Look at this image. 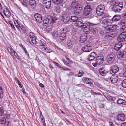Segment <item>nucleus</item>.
<instances>
[{
    "label": "nucleus",
    "mask_w": 126,
    "mask_h": 126,
    "mask_svg": "<svg viewBox=\"0 0 126 126\" xmlns=\"http://www.w3.org/2000/svg\"><path fill=\"white\" fill-rule=\"evenodd\" d=\"M37 39L36 38L35 36L33 37L32 39H31V41L32 43L34 44H36L37 42L36 40Z\"/></svg>",
    "instance_id": "nucleus-40"
},
{
    "label": "nucleus",
    "mask_w": 126,
    "mask_h": 126,
    "mask_svg": "<svg viewBox=\"0 0 126 126\" xmlns=\"http://www.w3.org/2000/svg\"><path fill=\"white\" fill-rule=\"evenodd\" d=\"M99 72L100 75L103 76H105L107 73V71L102 68L99 69Z\"/></svg>",
    "instance_id": "nucleus-24"
},
{
    "label": "nucleus",
    "mask_w": 126,
    "mask_h": 126,
    "mask_svg": "<svg viewBox=\"0 0 126 126\" xmlns=\"http://www.w3.org/2000/svg\"><path fill=\"white\" fill-rule=\"evenodd\" d=\"M84 74V72L82 70H80L77 75L79 77H81Z\"/></svg>",
    "instance_id": "nucleus-43"
},
{
    "label": "nucleus",
    "mask_w": 126,
    "mask_h": 126,
    "mask_svg": "<svg viewBox=\"0 0 126 126\" xmlns=\"http://www.w3.org/2000/svg\"><path fill=\"white\" fill-rule=\"evenodd\" d=\"M60 38V39L62 41H63L65 40L66 38V34L64 33H59Z\"/></svg>",
    "instance_id": "nucleus-23"
},
{
    "label": "nucleus",
    "mask_w": 126,
    "mask_h": 126,
    "mask_svg": "<svg viewBox=\"0 0 126 126\" xmlns=\"http://www.w3.org/2000/svg\"><path fill=\"white\" fill-rule=\"evenodd\" d=\"M97 24H92L90 23H88L83 26L82 28L84 32L86 34H89L90 31V27Z\"/></svg>",
    "instance_id": "nucleus-4"
},
{
    "label": "nucleus",
    "mask_w": 126,
    "mask_h": 126,
    "mask_svg": "<svg viewBox=\"0 0 126 126\" xmlns=\"http://www.w3.org/2000/svg\"><path fill=\"white\" fill-rule=\"evenodd\" d=\"M4 14L7 17H10L11 16V13L6 8L3 10Z\"/></svg>",
    "instance_id": "nucleus-21"
},
{
    "label": "nucleus",
    "mask_w": 126,
    "mask_h": 126,
    "mask_svg": "<svg viewBox=\"0 0 126 126\" xmlns=\"http://www.w3.org/2000/svg\"><path fill=\"white\" fill-rule=\"evenodd\" d=\"M29 36L31 39L35 36L34 35L32 32H30L29 33Z\"/></svg>",
    "instance_id": "nucleus-49"
},
{
    "label": "nucleus",
    "mask_w": 126,
    "mask_h": 126,
    "mask_svg": "<svg viewBox=\"0 0 126 126\" xmlns=\"http://www.w3.org/2000/svg\"><path fill=\"white\" fill-rule=\"evenodd\" d=\"M123 5L122 3L119 2L114 4L112 8V11L115 12H119L122 9Z\"/></svg>",
    "instance_id": "nucleus-5"
},
{
    "label": "nucleus",
    "mask_w": 126,
    "mask_h": 126,
    "mask_svg": "<svg viewBox=\"0 0 126 126\" xmlns=\"http://www.w3.org/2000/svg\"><path fill=\"white\" fill-rule=\"evenodd\" d=\"M91 6L87 5L85 6L83 11V14L84 15L88 16L92 10Z\"/></svg>",
    "instance_id": "nucleus-9"
},
{
    "label": "nucleus",
    "mask_w": 126,
    "mask_h": 126,
    "mask_svg": "<svg viewBox=\"0 0 126 126\" xmlns=\"http://www.w3.org/2000/svg\"><path fill=\"white\" fill-rule=\"evenodd\" d=\"M29 4L31 5H34L36 4V2L35 0H30L29 1Z\"/></svg>",
    "instance_id": "nucleus-39"
},
{
    "label": "nucleus",
    "mask_w": 126,
    "mask_h": 126,
    "mask_svg": "<svg viewBox=\"0 0 126 126\" xmlns=\"http://www.w3.org/2000/svg\"><path fill=\"white\" fill-rule=\"evenodd\" d=\"M96 56V54L94 52L91 53L88 57L87 59L89 61H92L94 59Z\"/></svg>",
    "instance_id": "nucleus-17"
},
{
    "label": "nucleus",
    "mask_w": 126,
    "mask_h": 126,
    "mask_svg": "<svg viewBox=\"0 0 126 126\" xmlns=\"http://www.w3.org/2000/svg\"><path fill=\"white\" fill-rule=\"evenodd\" d=\"M110 36L109 34H106L105 36V38L106 39H107L108 40H109L110 39V38L111 37Z\"/></svg>",
    "instance_id": "nucleus-50"
},
{
    "label": "nucleus",
    "mask_w": 126,
    "mask_h": 126,
    "mask_svg": "<svg viewBox=\"0 0 126 126\" xmlns=\"http://www.w3.org/2000/svg\"><path fill=\"white\" fill-rule=\"evenodd\" d=\"M126 37V34L121 33L117 37L118 40L120 42H122L124 41Z\"/></svg>",
    "instance_id": "nucleus-14"
},
{
    "label": "nucleus",
    "mask_w": 126,
    "mask_h": 126,
    "mask_svg": "<svg viewBox=\"0 0 126 126\" xmlns=\"http://www.w3.org/2000/svg\"><path fill=\"white\" fill-rule=\"evenodd\" d=\"M8 22L11 26V27L14 29H15V28L13 24L12 23V22L11 21H8Z\"/></svg>",
    "instance_id": "nucleus-52"
},
{
    "label": "nucleus",
    "mask_w": 126,
    "mask_h": 126,
    "mask_svg": "<svg viewBox=\"0 0 126 126\" xmlns=\"http://www.w3.org/2000/svg\"><path fill=\"white\" fill-rule=\"evenodd\" d=\"M53 63L54 64H55L56 66H58L59 65V64H58V63H57V62H56L54 61L53 62Z\"/></svg>",
    "instance_id": "nucleus-64"
},
{
    "label": "nucleus",
    "mask_w": 126,
    "mask_h": 126,
    "mask_svg": "<svg viewBox=\"0 0 126 126\" xmlns=\"http://www.w3.org/2000/svg\"><path fill=\"white\" fill-rule=\"evenodd\" d=\"M16 27L19 30H22L21 27L19 25H17Z\"/></svg>",
    "instance_id": "nucleus-58"
},
{
    "label": "nucleus",
    "mask_w": 126,
    "mask_h": 126,
    "mask_svg": "<svg viewBox=\"0 0 126 126\" xmlns=\"http://www.w3.org/2000/svg\"><path fill=\"white\" fill-rule=\"evenodd\" d=\"M119 70L118 67L117 66L115 65H114L111 67L110 72L111 74H113L117 73L119 71Z\"/></svg>",
    "instance_id": "nucleus-15"
},
{
    "label": "nucleus",
    "mask_w": 126,
    "mask_h": 126,
    "mask_svg": "<svg viewBox=\"0 0 126 126\" xmlns=\"http://www.w3.org/2000/svg\"><path fill=\"white\" fill-rule=\"evenodd\" d=\"M46 29L47 32H48L51 31L52 27L51 26H48L46 27Z\"/></svg>",
    "instance_id": "nucleus-44"
},
{
    "label": "nucleus",
    "mask_w": 126,
    "mask_h": 126,
    "mask_svg": "<svg viewBox=\"0 0 126 126\" xmlns=\"http://www.w3.org/2000/svg\"><path fill=\"white\" fill-rule=\"evenodd\" d=\"M39 44L40 45L39 46H45L46 45V44L45 43L42 41H40L39 42Z\"/></svg>",
    "instance_id": "nucleus-51"
},
{
    "label": "nucleus",
    "mask_w": 126,
    "mask_h": 126,
    "mask_svg": "<svg viewBox=\"0 0 126 126\" xmlns=\"http://www.w3.org/2000/svg\"><path fill=\"white\" fill-rule=\"evenodd\" d=\"M19 1L22 3L23 5H25L26 4V2L25 0H19Z\"/></svg>",
    "instance_id": "nucleus-54"
},
{
    "label": "nucleus",
    "mask_w": 126,
    "mask_h": 126,
    "mask_svg": "<svg viewBox=\"0 0 126 126\" xmlns=\"http://www.w3.org/2000/svg\"><path fill=\"white\" fill-rule=\"evenodd\" d=\"M120 24L123 26H125L126 25V19L122 20L120 22Z\"/></svg>",
    "instance_id": "nucleus-37"
},
{
    "label": "nucleus",
    "mask_w": 126,
    "mask_h": 126,
    "mask_svg": "<svg viewBox=\"0 0 126 126\" xmlns=\"http://www.w3.org/2000/svg\"><path fill=\"white\" fill-rule=\"evenodd\" d=\"M58 33L56 31H54L53 32L52 35L53 38L54 39H56L58 36Z\"/></svg>",
    "instance_id": "nucleus-34"
},
{
    "label": "nucleus",
    "mask_w": 126,
    "mask_h": 126,
    "mask_svg": "<svg viewBox=\"0 0 126 126\" xmlns=\"http://www.w3.org/2000/svg\"><path fill=\"white\" fill-rule=\"evenodd\" d=\"M62 68L63 70H68L69 71H70L71 70V69L64 66L62 67Z\"/></svg>",
    "instance_id": "nucleus-55"
},
{
    "label": "nucleus",
    "mask_w": 126,
    "mask_h": 126,
    "mask_svg": "<svg viewBox=\"0 0 126 126\" xmlns=\"http://www.w3.org/2000/svg\"><path fill=\"white\" fill-rule=\"evenodd\" d=\"M90 31L93 34H95L97 32V30L96 28H93Z\"/></svg>",
    "instance_id": "nucleus-42"
},
{
    "label": "nucleus",
    "mask_w": 126,
    "mask_h": 126,
    "mask_svg": "<svg viewBox=\"0 0 126 126\" xmlns=\"http://www.w3.org/2000/svg\"><path fill=\"white\" fill-rule=\"evenodd\" d=\"M121 126H126V122L122 123L121 124Z\"/></svg>",
    "instance_id": "nucleus-63"
},
{
    "label": "nucleus",
    "mask_w": 126,
    "mask_h": 126,
    "mask_svg": "<svg viewBox=\"0 0 126 126\" xmlns=\"http://www.w3.org/2000/svg\"><path fill=\"white\" fill-rule=\"evenodd\" d=\"M122 85L123 87L126 88V79L123 80L122 82Z\"/></svg>",
    "instance_id": "nucleus-45"
},
{
    "label": "nucleus",
    "mask_w": 126,
    "mask_h": 126,
    "mask_svg": "<svg viewBox=\"0 0 126 126\" xmlns=\"http://www.w3.org/2000/svg\"><path fill=\"white\" fill-rule=\"evenodd\" d=\"M42 3L46 8L48 9H50L51 4V1L50 0H44Z\"/></svg>",
    "instance_id": "nucleus-11"
},
{
    "label": "nucleus",
    "mask_w": 126,
    "mask_h": 126,
    "mask_svg": "<svg viewBox=\"0 0 126 126\" xmlns=\"http://www.w3.org/2000/svg\"><path fill=\"white\" fill-rule=\"evenodd\" d=\"M43 51L47 53H50L52 51V49H51L50 48L47 46L45 47Z\"/></svg>",
    "instance_id": "nucleus-33"
},
{
    "label": "nucleus",
    "mask_w": 126,
    "mask_h": 126,
    "mask_svg": "<svg viewBox=\"0 0 126 126\" xmlns=\"http://www.w3.org/2000/svg\"><path fill=\"white\" fill-rule=\"evenodd\" d=\"M34 17L36 21L39 23H40L43 21L42 16L40 14L36 13L34 15Z\"/></svg>",
    "instance_id": "nucleus-13"
},
{
    "label": "nucleus",
    "mask_w": 126,
    "mask_h": 126,
    "mask_svg": "<svg viewBox=\"0 0 126 126\" xmlns=\"http://www.w3.org/2000/svg\"><path fill=\"white\" fill-rule=\"evenodd\" d=\"M6 120L5 118L3 117L0 119V123L3 124H5L6 123Z\"/></svg>",
    "instance_id": "nucleus-38"
},
{
    "label": "nucleus",
    "mask_w": 126,
    "mask_h": 126,
    "mask_svg": "<svg viewBox=\"0 0 126 126\" xmlns=\"http://www.w3.org/2000/svg\"><path fill=\"white\" fill-rule=\"evenodd\" d=\"M46 45H45V46H39V47L40 49L43 51L44 50V49L45 48V47H46Z\"/></svg>",
    "instance_id": "nucleus-53"
},
{
    "label": "nucleus",
    "mask_w": 126,
    "mask_h": 126,
    "mask_svg": "<svg viewBox=\"0 0 126 126\" xmlns=\"http://www.w3.org/2000/svg\"><path fill=\"white\" fill-rule=\"evenodd\" d=\"M56 20V18L54 17L52 18V19L51 20V22L54 23L55 22V21Z\"/></svg>",
    "instance_id": "nucleus-57"
},
{
    "label": "nucleus",
    "mask_w": 126,
    "mask_h": 126,
    "mask_svg": "<svg viewBox=\"0 0 126 126\" xmlns=\"http://www.w3.org/2000/svg\"><path fill=\"white\" fill-rule=\"evenodd\" d=\"M117 28V26L116 25H109L106 26L105 28L104 31L106 33H108L110 36L111 37H115L117 34L114 31Z\"/></svg>",
    "instance_id": "nucleus-1"
},
{
    "label": "nucleus",
    "mask_w": 126,
    "mask_h": 126,
    "mask_svg": "<svg viewBox=\"0 0 126 126\" xmlns=\"http://www.w3.org/2000/svg\"><path fill=\"white\" fill-rule=\"evenodd\" d=\"M78 17L76 16H71V20L72 21L75 22L78 19Z\"/></svg>",
    "instance_id": "nucleus-41"
},
{
    "label": "nucleus",
    "mask_w": 126,
    "mask_h": 126,
    "mask_svg": "<svg viewBox=\"0 0 126 126\" xmlns=\"http://www.w3.org/2000/svg\"><path fill=\"white\" fill-rule=\"evenodd\" d=\"M122 43L119 42L116 43L114 47V48L116 51L119 50L122 47Z\"/></svg>",
    "instance_id": "nucleus-19"
},
{
    "label": "nucleus",
    "mask_w": 126,
    "mask_h": 126,
    "mask_svg": "<svg viewBox=\"0 0 126 126\" xmlns=\"http://www.w3.org/2000/svg\"><path fill=\"white\" fill-rule=\"evenodd\" d=\"M123 100L122 99H119L117 101V103L119 104H122V103L123 102Z\"/></svg>",
    "instance_id": "nucleus-48"
},
{
    "label": "nucleus",
    "mask_w": 126,
    "mask_h": 126,
    "mask_svg": "<svg viewBox=\"0 0 126 126\" xmlns=\"http://www.w3.org/2000/svg\"><path fill=\"white\" fill-rule=\"evenodd\" d=\"M56 12L57 13H60L61 12V9L60 7L58 6L55 9Z\"/></svg>",
    "instance_id": "nucleus-47"
},
{
    "label": "nucleus",
    "mask_w": 126,
    "mask_h": 126,
    "mask_svg": "<svg viewBox=\"0 0 126 126\" xmlns=\"http://www.w3.org/2000/svg\"><path fill=\"white\" fill-rule=\"evenodd\" d=\"M109 124L110 126H115L113 123L111 122L110 121L109 122Z\"/></svg>",
    "instance_id": "nucleus-61"
},
{
    "label": "nucleus",
    "mask_w": 126,
    "mask_h": 126,
    "mask_svg": "<svg viewBox=\"0 0 126 126\" xmlns=\"http://www.w3.org/2000/svg\"><path fill=\"white\" fill-rule=\"evenodd\" d=\"M120 30L121 32V33L126 34V27L123 26L121 27L120 29Z\"/></svg>",
    "instance_id": "nucleus-32"
},
{
    "label": "nucleus",
    "mask_w": 126,
    "mask_h": 126,
    "mask_svg": "<svg viewBox=\"0 0 126 126\" xmlns=\"http://www.w3.org/2000/svg\"><path fill=\"white\" fill-rule=\"evenodd\" d=\"M103 56L101 55L96 57L95 62L93 63L92 64L94 67H96L98 65H100L103 63Z\"/></svg>",
    "instance_id": "nucleus-6"
},
{
    "label": "nucleus",
    "mask_w": 126,
    "mask_h": 126,
    "mask_svg": "<svg viewBox=\"0 0 126 126\" xmlns=\"http://www.w3.org/2000/svg\"><path fill=\"white\" fill-rule=\"evenodd\" d=\"M3 91L2 88L0 87V94H3Z\"/></svg>",
    "instance_id": "nucleus-60"
},
{
    "label": "nucleus",
    "mask_w": 126,
    "mask_h": 126,
    "mask_svg": "<svg viewBox=\"0 0 126 126\" xmlns=\"http://www.w3.org/2000/svg\"><path fill=\"white\" fill-rule=\"evenodd\" d=\"M14 22L15 25L16 26H17V25H19L17 21H15Z\"/></svg>",
    "instance_id": "nucleus-62"
},
{
    "label": "nucleus",
    "mask_w": 126,
    "mask_h": 126,
    "mask_svg": "<svg viewBox=\"0 0 126 126\" xmlns=\"http://www.w3.org/2000/svg\"><path fill=\"white\" fill-rule=\"evenodd\" d=\"M105 97L109 101H114L115 100V98L114 97H112L110 95H104Z\"/></svg>",
    "instance_id": "nucleus-22"
},
{
    "label": "nucleus",
    "mask_w": 126,
    "mask_h": 126,
    "mask_svg": "<svg viewBox=\"0 0 126 126\" xmlns=\"http://www.w3.org/2000/svg\"><path fill=\"white\" fill-rule=\"evenodd\" d=\"M18 84L19 85V87L20 88H22L23 86V85L20 82H18Z\"/></svg>",
    "instance_id": "nucleus-59"
},
{
    "label": "nucleus",
    "mask_w": 126,
    "mask_h": 126,
    "mask_svg": "<svg viewBox=\"0 0 126 126\" xmlns=\"http://www.w3.org/2000/svg\"><path fill=\"white\" fill-rule=\"evenodd\" d=\"M7 49L15 59L17 58V56H18V55L16 52L12 49L11 47L10 46H8L7 47Z\"/></svg>",
    "instance_id": "nucleus-8"
},
{
    "label": "nucleus",
    "mask_w": 126,
    "mask_h": 126,
    "mask_svg": "<svg viewBox=\"0 0 126 126\" xmlns=\"http://www.w3.org/2000/svg\"><path fill=\"white\" fill-rule=\"evenodd\" d=\"M4 112L2 107H0V116H2L3 115Z\"/></svg>",
    "instance_id": "nucleus-46"
},
{
    "label": "nucleus",
    "mask_w": 126,
    "mask_h": 126,
    "mask_svg": "<svg viewBox=\"0 0 126 126\" xmlns=\"http://www.w3.org/2000/svg\"><path fill=\"white\" fill-rule=\"evenodd\" d=\"M84 81L86 84H91L92 82L91 81V79L90 78H84L83 79Z\"/></svg>",
    "instance_id": "nucleus-28"
},
{
    "label": "nucleus",
    "mask_w": 126,
    "mask_h": 126,
    "mask_svg": "<svg viewBox=\"0 0 126 126\" xmlns=\"http://www.w3.org/2000/svg\"><path fill=\"white\" fill-rule=\"evenodd\" d=\"M87 39V37L86 36H81L79 38V40L81 42L83 43Z\"/></svg>",
    "instance_id": "nucleus-31"
},
{
    "label": "nucleus",
    "mask_w": 126,
    "mask_h": 126,
    "mask_svg": "<svg viewBox=\"0 0 126 126\" xmlns=\"http://www.w3.org/2000/svg\"><path fill=\"white\" fill-rule=\"evenodd\" d=\"M71 9L75 13L80 14L82 11V5L77 2H72L71 4Z\"/></svg>",
    "instance_id": "nucleus-2"
},
{
    "label": "nucleus",
    "mask_w": 126,
    "mask_h": 126,
    "mask_svg": "<svg viewBox=\"0 0 126 126\" xmlns=\"http://www.w3.org/2000/svg\"><path fill=\"white\" fill-rule=\"evenodd\" d=\"M86 45L82 48L84 52H89L91 51L92 49V47L90 46L91 43L89 41L87 42Z\"/></svg>",
    "instance_id": "nucleus-10"
},
{
    "label": "nucleus",
    "mask_w": 126,
    "mask_h": 126,
    "mask_svg": "<svg viewBox=\"0 0 126 126\" xmlns=\"http://www.w3.org/2000/svg\"><path fill=\"white\" fill-rule=\"evenodd\" d=\"M68 32V29H67V27L62 28L60 29V31L59 33H64L66 34Z\"/></svg>",
    "instance_id": "nucleus-26"
},
{
    "label": "nucleus",
    "mask_w": 126,
    "mask_h": 126,
    "mask_svg": "<svg viewBox=\"0 0 126 126\" xmlns=\"http://www.w3.org/2000/svg\"><path fill=\"white\" fill-rule=\"evenodd\" d=\"M74 43V41L72 40H70V42H68L67 43L68 47L69 48L72 47Z\"/></svg>",
    "instance_id": "nucleus-30"
},
{
    "label": "nucleus",
    "mask_w": 126,
    "mask_h": 126,
    "mask_svg": "<svg viewBox=\"0 0 126 126\" xmlns=\"http://www.w3.org/2000/svg\"><path fill=\"white\" fill-rule=\"evenodd\" d=\"M75 24L76 26L81 27H83L84 25V24L83 22L79 21H76Z\"/></svg>",
    "instance_id": "nucleus-27"
},
{
    "label": "nucleus",
    "mask_w": 126,
    "mask_h": 126,
    "mask_svg": "<svg viewBox=\"0 0 126 126\" xmlns=\"http://www.w3.org/2000/svg\"><path fill=\"white\" fill-rule=\"evenodd\" d=\"M117 119L118 121H124L126 119L125 115L122 114H119L117 116L116 118Z\"/></svg>",
    "instance_id": "nucleus-16"
},
{
    "label": "nucleus",
    "mask_w": 126,
    "mask_h": 126,
    "mask_svg": "<svg viewBox=\"0 0 126 126\" xmlns=\"http://www.w3.org/2000/svg\"><path fill=\"white\" fill-rule=\"evenodd\" d=\"M110 79L112 83L114 84L117 82L118 78L116 76H112L111 77Z\"/></svg>",
    "instance_id": "nucleus-20"
},
{
    "label": "nucleus",
    "mask_w": 126,
    "mask_h": 126,
    "mask_svg": "<svg viewBox=\"0 0 126 126\" xmlns=\"http://www.w3.org/2000/svg\"><path fill=\"white\" fill-rule=\"evenodd\" d=\"M70 17L69 15L67 14H63L62 17V20L64 23L68 22L70 20Z\"/></svg>",
    "instance_id": "nucleus-12"
},
{
    "label": "nucleus",
    "mask_w": 126,
    "mask_h": 126,
    "mask_svg": "<svg viewBox=\"0 0 126 126\" xmlns=\"http://www.w3.org/2000/svg\"><path fill=\"white\" fill-rule=\"evenodd\" d=\"M120 19V17L118 15H115L112 18L111 21L113 22L118 21Z\"/></svg>",
    "instance_id": "nucleus-25"
},
{
    "label": "nucleus",
    "mask_w": 126,
    "mask_h": 126,
    "mask_svg": "<svg viewBox=\"0 0 126 126\" xmlns=\"http://www.w3.org/2000/svg\"><path fill=\"white\" fill-rule=\"evenodd\" d=\"M126 52L125 51H120L118 52L117 55L118 58L120 59L123 58L125 55H126Z\"/></svg>",
    "instance_id": "nucleus-18"
},
{
    "label": "nucleus",
    "mask_w": 126,
    "mask_h": 126,
    "mask_svg": "<svg viewBox=\"0 0 126 126\" xmlns=\"http://www.w3.org/2000/svg\"><path fill=\"white\" fill-rule=\"evenodd\" d=\"M14 79L15 81L16 82V83H18L20 81L18 78L16 77H15L14 78Z\"/></svg>",
    "instance_id": "nucleus-56"
},
{
    "label": "nucleus",
    "mask_w": 126,
    "mask_h": 126,
    "mask_svg": "<svg viewBox=\"0 0 126 126\" xmlns=\"http://www.w3.org/2000/svg\"><path fill=\"white\" fill-rule=\"evenodd\" d=\"M50 21V19L46 18L44 20L43 23V25L44 26H46L49 23Z\"/></svg>",
    "instance_id": "nucleus-29"
},
{
    "label": "nucleus",
    "mask_w": 126,
    "mask_h": 126,
    "mask_svg": "<svg viewBox=\"0 0 126 126\" xmlns=\"http://www.w3.org/2000/svg\"><path fill=\"white\" fill-rule=\"evenodd\" d=\"M115 57V54L112 52H111L107 56L106 60L108 63H111L114 62Z\"/></svg>",
    "instance_id": "nucleus-7"
},
{
    "label": "nucleus",
    "mask_w": 126,
    "mask_h": 126,
    "mask_svg": "<svg viewBox=\"0 0 126 126\" xmlns=\"http://www.w3.org/2000/svg\"><path fill=\"white\" fill-rule=\"evenodd\" d=\"M53 3L56 4H59L62 3L63 1V0H52Z\"/></svg>",
    "instance_id": "nucleus-36"
},
{
    "label": "nucleus",
    "mask_w": 126,
    "mask_h": 126,
    "mask_svg": "<svg viewBox=\"0 0 126 126\" xmlns=\"http://www.w3.org/2000/svg\"><path fill=\"white\" fill-rule=\"evenodd\" d=\"M111 20L108 19H106L103 20L102 21V22L103 24H110V22Z\"/></svg>",
    "instance_id": "nucleus-35"
},
{
    "label": "nucleus",
    "mask_w": 126,
    "mask_h": 126,
    "mask_svg": "<svg viewBox=\"0 0 126 126\" xmlns=\"http://www.w3.org/2000/svg\"><path fill=\"white\" fill-rule=\"evenodd\" d=\"M105 6L103 5H99L96 9V12L98 16H101L102 18H105L107 17L106 14L104 12L105 9Z\"/></svg>",
    "instance_id": "nucleus-3"
}]
</instances>
